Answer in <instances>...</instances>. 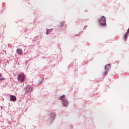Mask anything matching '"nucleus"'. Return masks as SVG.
Segmentation results:
<instances>
[{
  "instance_id": "1",
  "label": "nucleus",
  "mask_w": 129,
  "mask_h": 129,
  "mask_svg": "<svg viewBox=\"0 0 129 129\" xmlns=\"http://www.w3.org/2000/svg\"><path fill=\"white\" fill-rule=\"evenodd\" d=\"M65 97V95H63L60 98V99L62 100L63 106H67L68 105V101L66 100V98Z\"/></svg>"
},
{
  "instance_id": "2",
  "label": "nucleus",
  "mask_w": 129,
  "mask_h": 129,
  "mask_svg": "<svg viewBox=\"0 0 129 129\" xmlns=\"http://www.w3.org/2000/svg\"><path fill=\"white\" fill-rule=\"evenodd\" d=\"M99 23L101 26H105V25H106V19H105L104 16L102 17L101 19L99 20Z\"/></svg>"
},
{
  "instance_id": "3",
  "label": "nucleus",
  "mask_w": 129,
  "mask_h": 129,
  "mask_svg": "<svg viewBox=\"0 0 129 129\" xmlns=\"http://www.w3.org/2000/svg\"><path fill=\"white\" fill-rule=\"evenodd\" d=\"M110 68H111V64H109L105 66V71L103 72V75L105 76V75L110 70Z\"/></svg>"
},
{
  "instance_id": "4",
  "label": "nucleus",
  "mask_w": 129,
  "mask_h": 129,
  "mask_svg": "<svg viewBox=\"0 0 129 129\" xmlns=\"http://www.w3.org/2000/svg\"><path fill=\"white\" fill-rule=\"evenodd\" d=\"M18 79L20 82H23L25 80V75L24 74L19 75Z\"/></svg>"
},
{
  "instance_id": "5",
  "label": "nucleus",
  "mask_w": 129,
  "mask_h": 129,
  "mask_svg": "<svg viewBox=\"0 0 129 129\" xmlns=\"http://www.w3.org/2000/svg\"><path fill=\"white\" fill-rule=\"evenodd\" d=\"M33 89V88L30 86H28L26 87V91L27 92H31L32 91V90Z\"/></svg>"
},
{
  "instance_id": "6",
  "label": "nucleus",
  "mask_w": 129,
  "mask_h": 129,
  "mask_svg": "<svg viewBox=\"0 0 129 129\" xmlns=\"http://www.w3.org/2000/svg\"><path fill=\"white\" fill-rule=\"evenodd\" d=\"M17 53H18L19 55H21V54H23V51H22L21 49H17Z\"/></svg>"
},
{
  "instance_id": "7",
  "label": "nucleus",
  "mask_w": 129,
  "mask_h": 129,
  "mask_svg": "<svg viewBox=\"0 0 129 129\" xmlns=\"http://www.w3.org/2000/svg\"><path fill=\"white\" fill-rule=\"evenodd\" d=\"M11 99H12V101H16L17 100V98L15 96H11Z\"/></svg>"
},
{
  "instance_id": "8",
  "label": "nucleus",
  "mask_w": 129,
  "mask_h": 129,
  "mask_svg": "<svg viewBox=\"0 0 129 129\" xmlns=\"http://www.w3.org/2000/svg\"><path fill=\"white\" fill-rule=\"evenodd\" d=\"M51 32H53L52 29H47L46 31V35H48V34H50Z\"/></svg>"
},
{
  "instance_id": "9",
  "label": "nucleus",
  "mask_w": 129,
  "mask_h": 129,
  "mask_svg": "<svg viewBox=\"0 0 129 129\" xmlns=\"http://www.w3.org/2000/svg\"><path fill=\"white\" fill-rule=\"evenodd\" d=\"M128 33H129V28L128 29L126 33L125 34L124 36L125 40H126V39H127V35H128Z\"/></svg>"
},
{
  "instance_id": "10",
  "label": "nucleus",
  "mask_w": 129,
  "mask_h": 129,
  "mask_svg": "<svg viewBox=\"0 0 129 129\" xmlns=\"http://www.w3.org/2000/svg\"><path fill=\"white\" fill-rule=\"evenodd\" d=\"M2 76H2V74H0V80H6V79L3 78Z\"/></svg>"
},
{
  "instance_id": "11",
  "label": "nucleus",
  "mask_w": 129,
  "mask_h": 129,
  "mask_svg": "<svg viewBox=\"0 0 129 129\" xmlns=\"http://www.w3.org/2000/svg\"><path fill=\"white\" fill-rule=\"evenodd\" d=\"M63 26H64V22H62V23L60 24V27H63Z\"/></svg>"
}]
</instances>
